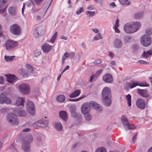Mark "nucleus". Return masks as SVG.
Wrapping results in <instances>:
<instances>
[{"label": "nucleus", "instance_id": "1", "mask_svg": "<svg viewBox=\"0 0 152 152\" xmlns=\"http://www.w3.org/2000/svg\"><path fill=\"white\" fill-rule=\"evenodd\" d=\"M102 102L104 105L109 106L111 103V94L110 88L108 87H104L102 93Z\"/></svg>", "mask_w": 152, "mask_h": 152}, {"label": "nucleus", "instance_id": "2", "mask_svg": "<svg viewBox=\"0 0 152 152\" xmlns=\"http://www.w3.org/2000/svg\"><path fill=\"white\" fill-rule=\"evenodd\" d=\"M140 42L142 45L145 47H147L151 44L152 40L150 37L144 35L141 37Z\"/></svg>", "mask_w": 152, "mask_h": 152}, {"label": "nucleus", "instance_id": "3", "mask_svg": "<svg viewBox=\"0 0 152 152\" xmlns=\"http://www.w3.org/2000/svg\"><path fill=\"white\" fill-rule=\"evenodd\" d=\"M18 45L17 42L11 40H7L4 44V46L6 50H11L14 49Z\"/></svg>", "mask_w": 152, "mask_h": 152}, {"label": "nucleus", "instance_id": "4", "mask_svg": "<svg viewBox=\"0 0 152 152\" xmlns=\"http://www.w3.org/2000/svg\"><path fill=\"white\" fill-rule=\"evenodd\" d=\"M7 121L13 125L18 124L19 122L16 115L13 113L8 114L6 117Z\"/></svg>", "mask_w": 152, "mask_h": 152}, {"label": "nucleus", "instance_id": "5", "mask_svg": "<svg viewBox=\"0 0 152 152\" xmlns=\"http://www.w3.org/2000/svg\"><path fill=\"white\" fill-rule=\"evenodd\" d=\"M18 88L20 91L24 94H28L30 92V87L27 84L21 83L19 85Z\"/></svg>", "mask_w": 152, "mask_h": 152}, {"label": "nucleus", "instance_id": "6", "mask_svg": "<svg viewBox=\"0 0 152 152\" xmlns=\"http://www.w3.org/2000/svg\"><path fill=\"white\" fill-rule=\"evenodd\" d=\"M7 94L6 92H3L0 94V103L10 104L12 103L11 100L7 97Z\"/></svg>", "mask_w": 152, "mask_h": 152}, {"label": "nucleus", "instance_id": "7", "mask_svg": "<svg viewBox=\"0 0 152 152\" xmlns=\"http://www.w3.org/2000/svg\"><path fill=\"white\" fill-rule=\"evenodd\" d=\"M9 29L10 32L14 35H19L21 33V29L19 26L17 24L11 25Z\"/></svg>", "mask_w": 152, "mask_h": 152}, {"label": "nucleus", "instance_id": "8", "mask_svg": "<svg viewBox=\"0 0 152 152\" xmlns=\"http://www.w3.org/2000/svg\"><path fill=\"white\" fill-rule=\"evenodd\" d=\"M27 110L28 112L31 115H34L35 114V110L34 105L33 102L29 101L26 103Z\"/></svg>", "mask_w": 152, "mask_h": 152}, {"label": "nucleus", "instance_id": "9", "mask_svg": "<svg viewBox=\"0 0 152 152\" xmlns=\"http://www.w3.org/2000/svg\"><path fill=\"white\" fill-rule=\"evenodd\" d=\"M91 109V107L89 102L84 103L81 107V112L83 114H85L87 113H89Z\"/></svg>", "mask_w": 152, "mask_h": 152}, {"label": "nucleus", "instance_id": "10", "mask_svg": "<svg viewBox=\"0 0 152 152\" xmlns=\"http://www.w3.org/2000/svg\"><path fill=\"white\" fill-rule=\"evenodd\" d=\"M103 81L107 83H111L113 81V78L112 75L107 73L104 75L102 77Z\"/></svg>", "mask_w": 152, "mask_h": 152}, {"label": "nucleus", "instance_id": "11", "mask_svg": "<svg viewBox=\"0 0 152 152\" xmlns=\"http://www.w3.org/2000/svg\"><path fill=\"white\" fill-rule=\"evenodd\" d=\"M44 33V31L41 28L37 27L35 29L33 35L35 38H38L41 36Z\"/></svg>", "mask_w": 152, "mask_h": 152}, {"label": "nucleus", "instance_id": "12", "mask_svg": "<svg viewBox=\"0 0 152 152\" xmlns=\"http://www.w3.org/2000/svg\"><path fill=\"white\" fill-rule=\"evenodd\" d=\"M89 102L91 107H93L94 109L99 112L102 111V108L96 102L94 101H91Z\"/></svg>", "mask_w": 152, "mask_h": 152}, {"label": "nucleus", "instance_id": "13", "mask_svg": "<svg viewBox=\"0 0 152 152\" xmlns=\"http://www.w3.org/2000/svg\"><path fill=\"white\" fill-rule=\"evenodd\" d=\"M136 104L137 107L141 109H143L145 107V102L142 99H138L136 102Z\"/></svg>", "mask_w": 152, "mask_h": 152}, {"label": "nucleus", "instance_id": "14", "mask_svg": "<svg viewBox=\"0 0 152 152\" xmlns=\"http://www.w3.org/2000/svg\"><path fill=\"white\" fill-rule=\"evenodd\" d=\"M132 28L131 23H127L124 26V30L127 33L131 34L134 33Z\"/></svg>", "mask_w": 152, "mask_h": 152}, {"label": "nucleus", "instance_id": "15", "mask_svg": "<svg viewBox=\"0 0 152 152\" xmlns=\"http://www.w3.org/2000/svg\"><path fill=\"white\" fill-rule=\"evenodd\" d=\"M132 28L134 33L137 31L141 27V23L138 21H136L131 23Z\"/></svg>", "mask_w": 152, "mask_h": 152}, {"label": "nucleus", "instance_id": "16", "mask_svg": "<svg viewBox=\"0 0 152 152\" xmlns=\"http://www.w3.org/2000/svg\"><path fill=\"white\" fill-rule=\"evenodd\" d=\"M5 76L7 77V81L9 83L13 84L16 80V77L14 75H5Z\"/></svg>", "mask_w": 152, "mask_h": 152}, {"label": "nucleus", "instance_id": "17", "mask_svg": "<svg viewBox=\"0 0 152 152\" xmlns=\"http://www.w3.org/2000/svg\"><path fill=\"white\" fill-rule=\"evenodd\" d=\"M25 98L22 97H19L17 99L15 104L17 106H20V108L24 106V103L25 102Z\"/></svg>", "mask_w": 152, "mask_h": 152}, {"label": "nucleus", "instance_id": "18", "mask_svg": "<svg viewBox=\"0 0 152 152\" xmlns=\"http://www.w3.org/2000/svg\"><path fill=\"white\" fill-rule=\"evenodd\" d=\"M35 123L38 126L44 127L47 126L48 122L47 120H39L36 122Z\"/></svg>", "mask_w": 152, "mask_h": 152}, {"label": "nucleus", "instance_id": "19", "mask_svg": "<svg viewBox=\"0 0 152 152\" xmlns=\"http://www.w3.org/2000/svg\"><path fill=\"white\" fill-rule=\"evenodd\" d=\"M52 46L47 43L44 44L42 47V50L45 53L49 52L52 49Z\"/></svg>", "mask_w": 152, "mask_h": 152}, {"label": "nucleus", "instance_id": "20", "mask_svg": "<svg viewBox=\"0 0 152 152\" xmlns=\"http://www.w3.org/2000/svg\"><path fill=\"white\" fill-rule=\"evenodd\" d=\"M22 148L25 152H29L30 151V144L26 143V141L23 142Z\"/></svg>", "mask_w": 152, "mask_h": 152}, {"label": "nucleus", "instance_id": "21", "mask_svg": "<svg viewBox=\"0 0 152 152\" xmlns=\"http://www.w3.org/2000/svg\"><path fill=\"white\" fill-rule=\"evenodd\" d=\"M60 118L65 121L68 119V117L66 112L65 111H61L59 112Z\"/></svg>", "mask_w": 152, "mask_h": 152}, {"label": "nucleus", "instance_id": "22", "mask_svg": "<svg viewBox=\"0 0 152 152\" xmlns=\"http://www.w3.org/2000/svg\"><path fill=\"white\" fill-rule=\"evenodd\" d=\"M137 92L139 94L143 97H148V96L147 91L146 90L138 89Z\"/></svg>", "mask_w": 152, "mask_h": 152}, {"label": "nucleus", "instance_id": "23", "mask_svg": "<svg viewBox=\"0 0 152 152\" xmlns=\"http://www.w3.org/2000/svg\"><path fill=\"white\" fill-rule=\"evenodd\" d=\"M33 137L30 134H27L23 142H26V143L30 144L33 141Z\"/></svg>", "mask_w": 152, "mask_h": 152}, {"label": "nucleus", "instance_id": "24", "mask_svg": "<svg viewBox=\"0 0 152 152\" xmlns=\"http://www.w3.org/2000/svg\"><path fill=\"white\" fill-rule=\"evenodd\" d=\"M55 129L58 131H61L62 129V126L61 123L59 121L56 122L54 124Z\"/></svg>", "mask_w": 152, "mask_h": 152}, {"label": "nucleus", "instance_id": "25", "mask_svg": "<svg viewBox=\"0 0 152 152\" xmlns=\"http://www.w3.org/2000/svg\"><path fill=\"white\" fill-rule=\"evenodd\" d=\"M80 93V90H76L71 93L69 95V96L72 98H74L78 96Z\"/></svg>", "mask_w": 152, "mask_h": 152}, {"label": "nucleus", "instance_id": "26", "mask_svg": "<svg viewBox=\"0 0 152 152\" xmlns=\"http://www.w3.org/2000/svg\"><path fill=\"white\" fill-rule=\"evenodd\" d=\"M8 12L11 15H15L17 13L16 9L15 7H10L8 9Z\"/></svg>", "mask_w": 152, "mask_h": 152}, {"label": "nucleus", "instance_id": "27", "mask_svg": "<svg viewBox=\"0 0 152 152\" xmlns=\"http://www.w3.org/2000/svg\"><path fill=\"white\" fill-rule=\"evenodd\" d=\"M122 42L120 39H116L115 42V47L118 48H121L122 46Z\"/></svg>", "mask_w": 152, "mask_h": 152}, {"label": "nucleus", "instance_id": "28", "mask_svg": "<svg viewBox=\"0 0 152 152\" xmlns=\"http://www.w3.org/2000/svg\"><path fill=\"white\" fill-rule=\"evenodd\" d=\"M65 96L63 95H58L56 97V100L59 103L63 102L65 100Z\"/></svg>", "mask_w": 152, "mask_h": 152}, {"label": "nucleus", "instance_id": "29", "mask_svg": "<svg viewBox=\"0 0 152 152\" xmlns=\"http://www.w3.org/2000/svg\"><path fill=\"white\" fill-rule=\"evenodd\" d=\"M57 35V32L56 31L51 37L50 39L48 41V42H51V43L53 44L56 40Z\"/></svg>", "mask_w": 152, "mask_h": 152}, {"label": "nucleus", "instance_id": "30", "mask_svg": "<svg viewBox=\"0 0 152 152\" xmlns=\"http://www.w3.org/2000/svg\"><path fill=\"white\" fill-rule=\"evenodd\" d=\"M121 119L123 122L124 127H125V126L126 125L128 126H129V125H128L129 122L128 120L124 115L122 116Z\"/></svg>", "mask_w": 152, "mask_h": 152}, {"label": "nucleus", "instance_id": "31", "mask_svg": "<svg viewBox=\"0 0 152 152\" xmlns=\"http://www.w3.org/2000/svg\"><path fill=\"white\" fill-rule=\"evenodd\" d=\"M143 12H139L135 14L134 15V18L137 20L141 18L143 16Z\"/></svg>", "mask_w": 152, "mask_h": 152}, {"label": "nucleus", "instance_id": "32", "mask_svg": "<svg viewBox=\"0 0 152 152\" xmlns=\"http://www.w3.org/2000/svg\"><path fill=\"white\" fill-rule=\"evenodd\" d=\"M103 37V36L101 33H98L94 37L93 39L94 41H97L102 39Z\"/></svg>", "mask_w": 152, "mask_h": 152}, {"label": "nucleus", "instance_id": "33", "mask_svg": "<svg viewBox=\"0 0 152 152\" xmlns=\"http://www.w3.org/2000/svg\"><path fill=\"white\" fill-rule=\"evenodd\" d=\"M152 54V50H149L145 52V51H144L143 53L142 54V57H148L151 55Z\"/></svg>", "mask_w": 152, "mask_h": 152}, {"label": "nucleus", "instance_id": "34", "mask_svg": "<svg viewBox=\"0 0 152 152\" xmlns=\"http://www.w3.org/2000/svg\"><path fill=\"white\" fill-rule=\"evenodd\" d=\"M15 113L17 115H18L19 116H24L26 115V112L23 110H21L19 111H17Z\"/></svg>", "mask_w": 152, "mask_h": 152}, {"label": "nucleus", "instance_id": "35", "mask_svg": "<svg viewBox=\"0 0 152 152\" xmlns=\"http://www.w3.org/2000/svg\"><path fill=\"white\" fill-rule=\"evenodd\" d=\"M84 118L85 120L87 121H91L92 118V115H91L89 113H87L86 114H84Z\"/></svg>", "mask_w": 152, "mask_h": 152}, {"label": "nucleus", "instance_id": "36", "mask_svg": "<svg viewBox=\"0 0 152 152\" xmlns=\"http://www.w3.org/2000/svg\"><path fill=\"white\" fill-rule=\"evenodd\" d=\"M26 67L30 73H32L34 70L33 68L29 64H26Z\"/></svg>", "mask_w": 152, "mask_h": 152}, {"label": "nucleus", "instance_id": "37", "mask_svg": "<svg viewBox=\"0 0 152 152\" xmlns=\"http://www.w3.org/2000/svg\"><path fill=\"white\" fill-rule=\"evenodd\" d=\"M126 97L127 100V104L129 106H130L131 105V95L128 94L126 96Z\"/></svg>", "mask_w": 152, "mask_h": 152}, {"label": "nucleus", "instance_id": "38", "mask_svg": "<svg viewBox=\"0 0 152 152\" xmlns=\"http://www.w3.org/2000/svg\"><path fill=\"white\" fill-rule=\"evenodd\" d=\"M95 152H107L106 149L104 147H100L97 148Z\"/></svg>", "mask_w": 152, "mask_h": 152}, {"label": "nucleus", "instance_id": "39", "mask_svg": "<svg viewBox=\"0 0 152 152\" xmlns=\"http://www.w3.org/2000/svg\"><path fill=\"white\" fill-rule=\"evenodd\" d=\"M86 14L89 17H92L95 15V11H88L86 12Z\"/></svg>", "mask_w": 152, "mask_h": 152}, {"label": "nucleus", "instance_id": "40", "mask_svg": "<svg viewBox=\"0 0 152 152\" xmlns=\"http://www.w3.org/2000/svg\"><path fill=\"white\" fill-rule=\"evenodd\" d=\"M7 0H0V8L4 7Z\"/></svg>", "mask_w": 152, "mask_h": 152}, {"label": "nucleus", "instance_id": "41", "mask_svg": "<svg viewBox=\"0 0 152 152\" xmlns=\"http://www.w3.org/2000/svg\"><path fill=\"white\" fill-rule=\"evenodd\" d=\"M118 1L122 5H128L130 3V2L127 0H118Z\"/></svg>", "mask_w": 152, "mask_h": 152}, {"label": "nucleus", "instance_id": "42", "mask_svg": "<svg viewBox=\"0 0 152 152\" xmlns=\"http://www.w3.org/2000/svg\"><path fill=\"white\" fill-rule=\"evenodd\" d=\"M128 125H129V126H128L126 125L124 127H126L128 129H134L135 128L134 125L132 124H130L129 123H128Z\"/></svg>", "mask_w": 152, "mask_h": 152}, {"label": "nucleus", "instance_id": "43", "mask_svg": "<svg viewBox=\"0 0 152 152\" xmlns=\"http://www.w3.org/2000/svg\"><path fill=\"white\" fill-rule=\"evenodd\" d=\"M84 11V8L83 7H80L77 10L76 12V14L77 15L80 14L81 13Z\"/></svg>", "mask_w": 152, "mask_h": 152}, {"label": "nucleus", "instance_id": "44", "mask_svg": "<svg viewBox=\"0 0 152 152\" xmlns=\"http://www.w3.org/2000/svg\"><path fill=\"white\" fill-rule=\"evenodd\" d=\"M138 85L137 83L135 82H131L129 84V87L131 88H133Z\"/></svg>", "mask_w": 152, "mask_h": 152}, {"label": "nucleus", "instance_id": "45", "mask_svg": "<svg viewBox=\"0 0 152 152\" xmlns=\"http://www.w3.org/2000/svg\"><path fill=\"white\" fill-rule=\"evenodd\" d=\"M139 45L137 44H134L132 47V49L133 51L136 52L138 51L139 49Z\"/></svg>", "mask_w": 152, "mask_h": 152}, {"label": "nucleus", "instance_id": "46", "mask_svg": "<svg viewBox=\"0 0 152 152\" xmlns=\"http://www.w3.org/2000/svg\"><path fill=\"white\" fill-rule=\"evenodd\" d=\"M65 57H70L73 56H74V52L69 53H66L64 54Z\"/></svg>", "mask_w": 152, "mask_h": 152}, {"label": "nucleus", "instance_id": "47", "mask_svg": "<svg viewBox=\"0 0 152 152\" xmlns=\"http://www.w3.org/2000/svg\"><path fill=\"white\" fill-rule=\"evenodd\" d=\"M145 33L148 35H150L152 34V30L151 28H148L146 30Z\"/></svg>", "mask_w": 152, "mask_h": 152}, {"label": "nucleus", "instance_id": "48", "mask_svg": "<svg viewBox=\"0 0 152 152\" xmlns=\"http://www.w3.org/2000/svg\"><path fill=\"white\" fill-rule=\"evenodd\" d=\"M102 62V61L101 59L98 58L94 61L93 63L95 64H97L101 63Z\"/></svg>", "mask_w": 152, "mask_h": 152}, {"label": "nucleus", "instance_id": "49", "mask_svg": "<svg viewBox=\"0 0 152 152\" xmlns=\"http://www.w3.org/2000/svg\"><path fill=\"white\" fill-rule=\"evenodd\" d=\"M137 62L143 64H149L148 62L143 60H139L137 61Z\"/></svg>", "mask_w": 152, "mask_h": 152}, {"label": "nucleus", "instance_id": "50", "mask_svg": "<svg viewBox=\"0 0 152 152\" xmlns=\"http://www.w3.org/2000/svg\"><path fill=\"white\" fill-rule=\"evenodd\" d=\"M35 3L37 5H40L44 0H33Z\"/></svg>", "mask_w": 152, "mask_h": 152}, {"label": "nucleus", "instance_id": "51", "mask_svg": "<svg viewBox=\"0 0 152 152\" xmlns=\"http://www.w3.org/2000/svg\"><path fill=\"white\" fill-rule=\"evenodd\" d=\"M4 59L7 62H10L14 60V58H4Z\"/></svg>", "mask_w": 152, "mask_h": 152}, {"label": "nucleus", "instance_id": "52", "mask_svg": "<svg viewBox=\"0 0 152 152\" xmlns=\"http://www.w3.org/2000/svg\"><path fill=\"white\" fill-rule=\"evenodd\" d=\"M41 51L39 50H37L34 52V54L36 56H38L41 54Z\"/></svg>", "mask_w": 152, "mask_h": 152}, {"label": "nucleus", "instance_id": "53", "mask_svg": "<svg viewBox=\"0 0 152 152\" xmlns=\"http://www.w3.org/2000/svg\"><path fill=\"white\" fill-rule=\"evenodd\" d=\"M102 69H100L98 70L95 73V76H98L99 75L101 74L102 73Z\"/></svg>", "mask_w": 152, "mask_h": 152}, {"label": "nucleus", "instance_id": "54", "mask_svg": "<svg viewBox=\"0 0 152 152\" xmlns=\"http://www.w3.org/2000/svg\"><path fill=\"white\" fill-rule=\"evenodd\" d=\"M52 1L53 0H46V1L45 2V4H46L47 6H48L49 7L51 4Z\"/></svg>", "mask_w": 152, "mask_h": 152}, {"label": "nucleus", "instance_id": "55", "mask_svg": "<svg viewBox=\"0 0 152 152\" xmlns=\"http://www.w3.org/2000/svg\"><path fill=\"white\" fill-rule=\"evenodd\" d=\"M70 112L71 113L72 115H76V112L75 110V109H70Z\"/></svg>", "mask_w": 152, "mask_h": 152}, {"label": "nucleus", "instance_id": "56", "mask_svg": "<svg viewBox=\"0 0 152 152\" xmlns=\"http://www.w3.org/2000/svg\"><path fill=\"white\" fill-rule=\"evenodd\" d=\"M131 38L129 37H125V40L128 43L131 42Z\"/></svg>", "mask_w": 152, "mask_h": 152}, {"label": "nucleus", "instance_id": "57", "mask_svg": "<svg viewBox=\"0 0 152 152\" xmlns=\"http://www.w3.org/2000/svg\"><path fill=\"white\" fill-rule=\"evenodd\" d=\"M83 98V97H80L79 98H77V99H69V100L71 101L77 102V101H79L80 99H82V98Z\"/></svg>", "mask_w": 152, "mask_h": 152}, {"label": "nucleus", "instance_id": "58", "mask_svg": "<svg viewBox=\"0 0 152 152\" xmlns=\"http://www.w3.org/2000/svg\"><path fill=\"white\" fill-rule=\"evenodd\" d=\"M124 151V148L122 147L120 148L118 150H116L115 151V152H123Z\"/></svg>", "mask_w": 152, "mask_h": 152}, {"label": "nucleus", "instance_id": "59", "mask_svg": "<svg viewBox=\"0 0 152 152\" xmlns=\"http://www.w3.org/2000/svg\"><path fill=\"white\" fill-rule=\"evenodd\" d=\"M4 83V80L3 77L2 76H0V84H3Z\"/></svg>", "mask_w": 152, "mask_h": 152}, {"label": "nucleus", "instance_id": "60", "mask_svg": "<svg viewBox=\"0 0 152 152\" xmlns=\"http://www.w3.org/2000/svg\"><path fill=\"white\" fill-rule=\"evenodd\" d=\"M37 140L38 142L40 143L42 142L41 137L40 136H38L37 137Z\"/></svg>", "mask_w": 152, "mask_h": 152}, {"label": "nucleus", "instance_id": "61", "mask_svg": "<svg viewBox=\"0 0 152 152\" xmlns=\"http://www.w3.org/2000/svg\"><path fill=\"white\" fill-rule=\"evenodd\" d=\"M118 27H116L115 26V33H120V32L118 28Z\"/></svg>", "mask_w": 152, "mask_h": 152}, {"label": "nucleus", "instance_id": "62", "mask_svg": "<svg viewBox=\"0 0 152 152\" xmlns=\"http://www.w3.org/2000/svg\"><path fill=\"white\" fill-rule=\"evenodd\" d=\"M87 9L90 10H94V8L93 6L91 5H90L88 6L87 7Z\"/></svg>", "mask_w": 152, "mask_h": 152}, {"label": "nucleus", "instance_id": "63", "mask_svg": "<svg viewBox=\"0 0 152 152\" xmlns=\"http://www.w3.org/2000/svg\"><path fill=\"white\" fill-rule=\"evenodd\" d=\"M137 134H136V135H134L132 137V141L134 143L135 142V141L136 140H137Z\"/></svg>", "mask_w": 152, "mask_h": 152}, {"label": "nucleus", "instance_id": "64", "mask_svg": "<svg viewBox=\"0 0 152 152\" xmlns=\"http://www.w3.org/2000/svg\"><path fill=\"white\" fill-rule=\"evenodd\" d=\"M119 20L118 19L116 21L115 24V26L116 27H119Z\"/></svg>", "mask_w": 152, "mask_h": 152}]
</instances>
